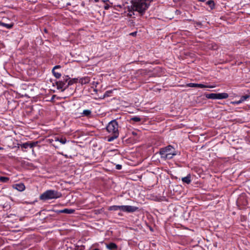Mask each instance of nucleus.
I'll return each instance as SVG.
<instances>
[{
  "label": "nucleus",
  "mask_w": 250,
  "mask_h": 250,
  "mask_svg": "<svg viewBox=\"0 0 250 250\" xmlns=\"http://www.w3.org/2000/svg\"><path fill=\"white\" fill-rule=\"evenodd\" d=\"M153 0H123V5H119L120 8L123 7L127 12V15L132 17L135 12L143 15L149 7Z\"/></svg>",
  "instance_id": "obj_1"
},
{
  "label": "nucleus",
  "mask_w": 250,
  "mask_h": 250,
  "mask_svg": "<svg viewBox=\"0 0 250 250\" xmlns=\"http://www.w3.org/2000/svg\"><path fill=\"white\" fill-rule=\"evenodd\" d=\"M118 127V124L115 120H112L108 123L106 129L111 136L108 137V142H112L118 137L119 135Z\"/></svg>",
  "instance_id": "obj_2"
},
{
  "label": "nucleus",
  "mask_w": 250,
  "mask_h": 250,
  "mask_svg": "<svg viewBox=\"0 0 250 250\" xmlns=\"http://www.w3.org/2000/svg\"><path fill=\"white\" fill-rule=\"evenodd\" d=\"M159 153L162 159H171L177 155V151L172 146L168 145L160 148Z\"/></svg>",
  "instance_id": "obj_3"
},
{
  "label": "nucleus",
  "mask_w": 250,
  "mask_h": 250,
  "mask_svg": "<svg viewBox=\"0 0 250 250\" xmlns=\"http://www.w3.org/2000/svg\"><path fill=\"white\" fill-rule=\"evenodd\" d=\"M62 194L60 192L55 190H47L43 192L40 196V199L47 200L54 199H57L61 197Z\"/></svg>",
  "instance_id": "obj_4"
},
{
  "label": "nucleus",
  "mask_w": 250,
  "mask_h": 250,
  "mask_svg": "<svg viewBox=\"0 0 250 250\" xmlns=\"http://www.w3.org/2000/svg\"><path fill=\"white\" fill-rule=\"evenodd\" d=\"M109 210H113V211H116L118 210H121L123 212H128V213H131L134 212L138 210V208L135 207V206H117V205H114L110 206L108 208Z\"/></svg>",
  "instance_id": "obj_5"
},
{
  "label": "nucleus",
  "mask_w": 250,
  "mask_h": 250,
  "mask_svg": "<svg viewBox=\"0 0 250 250\" xmlns=\"http://www.w3.org/2000/svg\"><path fill=\"white\" fill-rule=\"evenodd\" d=\"M70 78L66 76L63 77V80L56 82V84L58 89H61L62 91H63L67 88L69 85L72 84V83L69 80Z\"/></svg>",
  "instance_id": "obj_6"
},
{
  "label": "nucleus",
  "mask_w": 250,
  "mask_h": 250,
  "mask_svg": "<svg viewBox=\"0 0 250 250\" xmlns=\"http://www.w3.org/2000/svg\"><path fill=\"white\" fill-rule=\"evenodd\" d=\"M13 188L20 191H22L25 189V186L22 183L15 184L13 185Z\"/></svg>",
  "instance_id": "obj_7"
},
{
  "label": "nucleus",
  "mask_w": 250,
  "mask_h": 250,
  "mask_svg": "<svg viewBox=\"0 0 250 250\" xmlns=\"http://www.w3.org/2000/svg\"><path fill=\"white\" fill-rule=\"evenodd\" d=\"M229 97L227 93H216V99H224Z\"/></svg>",
  "instance_id": "obj_8"
},
{
  "label": "nucleus",
  "mask_w": 250,
  "mask_h": 250,
  "mask_svg": "<svg viewBox=\"0 0 250 250\" xmlns=\"http://www.w3.org/2000/svg\"><path fill=\"white\" fill-rule=\"evenodd\" d=\"M106 247L109 250H117L118 248L117 245L114 243H110L106 244Z\"/></svg>",
  "instance_id": "obj_9"
},
{
  "label": "nucleus",
  "mask_w": 250,
  "mask_h": 250,
  "mask_svg": "<svg viewBox=\"0 0 250 250\" xmlns=\"http://www.w3.org/2000/svg\"><path fill=\"white\" fill-rule=\"evenodd\" d=\"M90 81V79L88 77H83L80 80V83L82 84H85L88 83Z\"/></svg>",
  "instance_id": "obj_10"
},
{
  "label": "nucleus",
  "mask_w": 250,
  "mask_h": 250,
  "mask_svg": "<svg viewBox=\"0 0 250 250\" xmlns=\"http://www.w3.org/2000/svg\"><path fill=\"white\" fill-rule=\"evenodd\" d=\"M75 212V210L73 209L65 208L59 211L60 213H63L66 214H72Z\"/></svg>",
  "instance_id": "obj_11"
},
{
  "label": "nucleus",
  "mask_w": 250,
  "mask_h": 250,
  "mask_svg": "<svg viewBox=\"0 0 250 250\" xmlns=\"http://www.w3.org/2000/svg\"><path fill=\"white\" fill-rule=\"evenodd\" d=\"M196 87L203 88H214L215 86L209 85H206L202 83H196Z\"/></svg>",
  "instance_id": "obj_12"
},
{
  "label": "nucleus",
  "mask_w": 250,
  "mask_h": 250,
  "mask_svg": "<svg viewBox=\"0 0 250 250\" xmlns=\"http://www.w3.org/2000/svg\"><path fill=\"white\" fill-rule=\"evenodd\" d=\"M190 178H191L190 175L188 174L187 176H186L185 177H183L182 178V181L184 183L189 184L191 182Z\"/></svg>",
  "instance_id": "obj_13"
},
{
  "label": "nucleus",
  "mask_w": 250,
  "mask_h": 250,
  "mask_svg": "<svg viewBox=\"0 0 250 250\" xmlns=\"http://www.w3.org/2000/svg\"><path fill=\"white\" fill-rule=\"evenodd\" d=\"M13 25H14L13 23L8 24V23H4L2 21H0V26L4 27L6 28L7 29L12 28L13 27Z\"/></svg>",
  "instance_id": "obj_14"
},
{
  "label": "nucleus",
  "mask_w": 250,
  "mask_h": 250,
  "mask_svg": "<svg viewBox=\"0 0 250 250\" xmlns=\"http://www.w3.org/2000/svg\"><path fill=\"white\" fill-rule=\"evenodd\" d=\"M205 96L208 99H216V93L207 94Z\"/></svg>",
  "instance_id": "obj_15"
},
{
  "label": "nucleus",
  "mask_w": 250,
  "mask_h": 250,
  "mask_svg": "<svg viewBox=\"0 0 250 250\" xmlns=\"http://www.w3.org/2000/svg\"><path fill=\"white\" fill-rule=\"evenodd\" d=\"M206 4L210 7L211 9H213L215 7L214 1L212 0L208 1Z\"/></svg>",
  "instance_id": "obj_16"
},
{
  "label": "nucleus",
  "mask_w": 250,
  "mask_h": 250,
  "mask_svg": "<svg viewBox=\"0 0 250 250\" xmlns=\"http://www.w3.org/2000/svg\"><path fill=\"white\" fill-rule=\"evenodd\" d=\"M9 180V178L7 177H0V182L3 183H7Z\"/></svg>",
  "instance_id": "obj_17"
},
{
  "label": "nucleus",
  "mask_w": 250,
  "mask_h": 250,
  "mask_svg": "<svg viewBox=\"0 0 250 250\" xmlns=\"http://www.w3.org/2000/svg\"><path fill=\"white\" fill-rule=\"evenodd\" d=\"M91 113V110H89V109H85V110H84L83 112V115L85 116H88L89 115H90Z\"/></svg>",
  "instance_id": "obj_18"
},
{
  "label": "nucleus",
  "mask_w": 250,
  "mask_h": 250,
  "mask_svg": "<svg viewBox=\"0 0 250 250\" xmlns=\"http://www.w3.org/2000/svg\"><path fill=\"white\" fill-rule=\"evenodd\" d=\"M52 73L53 74L54 76L57 79L60 78L61 77V74L60 73L56 72L55 70H52Z\"/></svg>",
  "instance_id": "obj_19"
},
{
  "label": "nucleus",
  "mask_w": 250,
  "mask_h": 250,
  "mask_svg": "<svg viewBox=\"0 0 250 250\" xmlns=\"http://www.w3.org/2000/svg\"><path fill=\"white\" fill-rule=\"evenodd\" d=\"M250 97L249 95H246L244 96H243L241 97L240 100L241 102V103L247 100L248 98H249Z\"/></svg>",
  "instance_id": "obj_20"
},
{
  "label": "nucleus",
  "mask_w": 250,
  "mask_h": 250,
  "mask_svg": "<svg viewBox=\"0 0 250 250\" xmlns=\"http://www.w3.org/2000/svg\"><path fill=\"white\" fill-rule=\"evenodd\" d=\"M21 147L25 149L30 147V143L29 142L23 143L21 145Z\"/></svg>",
  "instance_id": "obj_21"
},
{
  "label": "nucleus",
  "mask_w": 250,
  "mask_h": 250,
  "mask_svg": "<svg viewBox=\"0 0 250 250\" xmlns=\"http://www.w3.org/2000/svg\"><path fill=\"white\" fill-rule=\"evenodd\" d=\"M131 120L135 122H139L141 121V119L139 117L135 116L134 117H132Z\"/></svg>",
  "instance_id": "obj_22"
},
{
  "label": "nucleus",
  "mask_w": 250,
  "mask_h": 250,
  "mask_svg": "<svg viewBox=\"0 0 250 250\" xmlns=\"http://www.w3.org/2000/svg\"><path fill=\"white\" fill-rule=\"evenodd\" d=\"M59 142L62 144H65L66 142V139L65 138L62 137V138H60Z\"/></svg>",
  "instance_id": "obj_23"
},
{
  "label": "nucleus",
  "mask_w": 250,
  "mask_h": 250,
  "mask_svg": "<svg viewBox=\"0 0 250 250\" xmlns=\"http://www.w3.org/2000/svg\"><path fill=\"white\" fill-rule=\"evenodd\" d=\"M30 143V148H33L34 146H36L37 144H38L37 142H32L29 143Z\"/></svg>",
  "instance_id": "obj_24"
},
{
  "label": "nucleus",
  "mask_w": 250,
  "mask_h": 250,
  "mask_svg": "<svg viewBox=\"0 0 250 250\" xmlns=\"http://www.w3.org/2000/svg\"><path fill=\"white\" fill-rule=\"evenodd\" d=\"M188 87H196V83H189L187 84Z\"/></svg>",
  "instance_id": "obj_25"
},
{
  "label": "nucleus",
  "mask_w": 250,
  "mask_h": 250,
  "mask_svg": "<svg viewBox=\"0 0 250 250\" xmlns=\"http://www.w3.org/2000/svg\"><path fill=\"white\" fill-rule=\"evenodd\" d=\"M232 104H240L241 103V102L240 101V100H238V101H233V102H231Z\"/></svg>",
  "instance_id": "obj_26"
},
{
  "label": "nucleus",
  "mask_w": 250,
  "mask_h": 250,
  "mask_svg": "<svg viewBox=\"0 0 250 250\" xmlns=\"http://www.w3.org/2000/svg\"><path fill=\"white\" fill-rule=\"evenodd\" d=\"M59 140H60V138L58 137H54V139H52L51 140V141H50V142H52L53 141H55V142H59Z\"/></svg>",
  "instance_id": "obj_27"
},
{
  "label": "nucleus",
  "mask_w": 250,
  "mask_h": 250,
  "mask_svg": "<svg viewBox=\"0 0 250 250\" xmlns=\"http://www.w3.org/2000/svg\"><path fill=\"white\" fill-rule=\"evenodd\" d=\"M122 165H119V164H118V165H117L116 166V168L117 169H118V170H120V169H121L122 168Z\"/></svg>",
  "instance_id": "obj_28"
},
{
  "label": "nucleus",
  "mask_w": 250,
  "mask_h": 250,
  "mask_svg": "<svg viewBox=\"0 0 250 250\" xmlns=\"http://www.w3.org/2000/svg\"><path fill=\"white\" fill-rule=\"evenodd\" d=\"M61 67L60 65H55L53 68L52 69V70H55V69H58V68H60Z\"/></svg>",
  "instance_id": "obj_29"
},
{
  "label": "nucleus",
  "mask_w": 250,
  "mask_h": 250,
  "mask_svg": "<svg viewBox=\"0 0 250 250\" xmlns=\"http://www.w3.org/2000/svg\"><path fill=\"white\" fill-rule=\"evenodd\" d=\"M198 1H201V2H204L206 0H197Z\"/></svg>",
  "instance_id": "obj_30"
},
{
  "label": "nucleus",
  "mask_w": 250,
  "mask_h": 250,
  "mask_svg": "<svg viewBox=\"0 0 250 250\" xmlns=\"http://www.w3.org/2000/svg\"><path fill=\"white\" fill-rule=\"evenodd\" d=\"M136 34V32H133V33H131V34H130V35H132L134 36V35H135Z\"/></svg>",
  "instance_id": "obj_31"
},
{
  "label": "nucleus",
  "mask_w": 250,
  "mask_h": 250,
  "mask_svg": "<svg viewBox=\"0 0 250 250\" xmlns=\"http://www.w3.org/2000/svg\"><path fill=\"white\" fill-rule=\"evenodd\" d=\"M132 134L134 135H136L137 134L136 133H135L134 132H132Z\"/></svg>",
  "instance_id": "obj_32"
},
{
  "label": "nucleus",
  "mask_w": 250,
  "mask_h": 250,
  "mask_svg": "<svg viewBox=\"0 0 250 250\" xmlns=\"http://www.w3.org/2000/svg\"><path fill=\"white\" fill-rule=\"evenodd\" d=\"M100 250L99 249H94V250Z\"/></svg>",
  "instance_id": "obj_33"
},
{
  "label": "nucleus",
  "mask_w": 250,
  "mask_h": 250,
  "mask_svg": "<svg viewBox=\"0 0 250 250\" xmlns=\"http://www.w3.org/2000/svg\"><path fill=\"white\" fill-rule=\"evenodd\" d=\"M3 149V148L1 147H0V150Z\"/></svg>",
  "instance_id": "obj_34"
}]
</instances>
